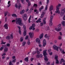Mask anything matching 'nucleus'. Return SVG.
I'll return each mask as SVG.
<instances>
[{"mask_svg": "<svg viewBox=\"0 0 65 65\" xmlns=\"http://www.w3.org/2000/svg\"><path fill=\"white\" fill-rule=\"evenodd\" d=\"M31 15H30V16L29 19L28 20V22H29V23H31V21H30V20H31Z\"/></svg>", "mask_w": 65, "mask_h": 65, "instance_id": "25", "label": "nucleus"}, {"mask_svg": "<svg viewBox=\"0 0 65 65\" xmlns=\"http://www.w3.org/2000/svg\"><path fill=\"white\" fill-rule=\"evenodd\" d=\"M53 48L55 50H56L58 52L59 51V49L58 48L60 47L59 46H57L56 45H54L53 46Z\"/></svg>", "mask_w": 65, "mask_h": 65, "instance_id": "5", "label": "nucleus"}, {"mask_svg": "<svg viewBox=\"0 0 65 65\" xmlns=\"http://www.w3.org/2000/svg\"><path fill=\"white\" fill-rule=\"evenodd\" d=\"M61 11H63L64 13H65V8L64 9H61Z\"/></svg>", "mask_w": 65, "mask_h": 65, "instance_id": "41", "label": "nucleus"}, {"mask_svg": "<svg viewBox=\"0 0 65 65\" xmlns=\"http://www.w3.org/2000/svg\"><path fill=\"white\" fill-rule=\"evenodd\" d=\"M3 49H4V47H1V48L0 49V51H2V50H3Z\"/></svg>", "mask_w": 65, "mask_h": 65, "instance_id": "43", "label": "nucleus"}, {"mask_svg": "<svg viewBox=\"0 0 65 65\" xmlns=\"http://www.w3.org/2000/svg\"><path fill=\"white\" fill-rule=\"evenodd\" d=\"M4 27H5V28L6 29H8V26H7V24H5L4 26Z\"/></svg>", "mask_w": 65, "mask_h": 65, "instance_id": "28", "label": "nucleus"}, {"mask_svg": "<svg viewBox=\"0 0 65 65\" xmlns=\"http://www.w3.org/2000/svg\"><path fill=\"white\" fill-rule=\"evenodd\" d=\"M32 27H35V24H33L32 25Z\"/></svg>", "mask_w": 65, "mask_h": 65, "instance_id": "51", "label": "nucleus"}, {"mask_svg": "<svg viewBox=\"0 0 65 65\" xmlns=\"http://www.w3.org/2000/svg\"><path fill=\"white\" fill-rule=\"evenodd\" d=\"M58 56H55V59L57 60H58Z\"/></svg>", "mask_w": 65, "mask_h": 65, "instance_id": "40", "label": "nucleus"}, {"mask_svg": "<svg viewBox=\"0 0 65 65\" xmlns=\"http://www.w3.org/2000/svg\"><path fill=\"white\" fill-rule=\"evenodd\" d=\"M7 46H8L9 47L10 46V44L9 43L7 44Z\"/></svg>", "mask_w": 65, "mask_h": 65, "instance_id": "56", "label": "nucleus"}, {"mask_svg": "<svg viewBox=\"0 0 65 65\" xmlns=\"http://www.w3.org/2000/svg\"><path fill=\"white\" fill-rule=\"evenodd\" d=\"M29 35L31 38H33L34 36L33 33L30 32L29 34Z\"/></svg>", "mask_w": 65, "mask_h": 65, "instance_id": "13", "label": "nucleus"}, {"mask_svg": "<svg viewBox=\"0 0 65 65\" xmlns=\"http://www.w3.org/2000/svg\"><path fill=\"white\" fill-rule=\"evenodd\" d=\"M61 24H60L58 25V28H55V30H56L57 31L59 32V31H60L62 29V27H61Z\"/></svg>", "mask_w": 65, "mask_h": 65, "instance_id": "3", "label": "nucleus"}, {"mask_svg": "<svg viewBox=\"0 0 65 65\" xmlns=\"http://www.w3.org/2000/svg\"><path fill=\"white\" fill-rule=\"evenodd\" d=\"M15 7L16 8H18V9H20V8H22V5H21V4L20 3H19L18 5H18L17 4H15Z\"/></svg>", "mask_w": 65, "mask_h": 65, "instance_id": "4", "label": "nucleus"}, {"mask_svg": "<svg viewBox=\"0 0 65 65\" xmlns=\"http://www.w3.org/2000/svg\"><path fill=\"white\" fill-rule=\"evenodd\" d=\"M29 30H32V29L33 30H35V28L34 27H32V26H31L29 28Z\"/></svg>", "mask_w": 65, "mask_h": 65, "instance_id": "22", "label": "nucleus"}, {"mask_svg": "<svg viewBox=\"0 0 65 65\" xmlns=\"http://www.w3.org/2000/svg\"><path fill=\"white\" fill-rule=\"evenodd\" d=\"M36 42L37 43H38L39 44H40V40L39 38L37 39H36Z\"/></svg>", "mask_w": 65, "mask_h": 65, "instance_id": "12", "label": "nucleus"}, {"mask_svg": "<svg viewBox=\"0 0 65 65\" xmlns=\"http://www.w3.org/2000/svg\"><path fill=\"white\" fill-rule=\"evenodd\" d=\"M53 17H54L53 15H52L51 16L50 20V21H52V20H53Z\"/></svg>", "mask_w": 65, "mask_h": 65, "instance_id": "35", "label": "nucleus"}, {"mask_svg": "<svg viewBox=\"0 0 65 65\" xmlns=\"http://www.w3.org/2000/svg\"><path fill=\"white\" fill-rule=\"evenodd\" d=\"M51 50L50 49H48V53H50V52H51Z\"/></svg>", "mask_w": 65, "mask_h": 65, "instance_id": "60", "label": "nucleus"}, {"mask_svg": "<svg viewBox=\"0 0 65 65\" xmlns=\"http://www.w3.org/2000/svg\"><path fill=\"white\" fill-rule=\"evenodd\" d=\"M8 51V48L7 47H5L4 49V53H7Z\"/></svg>", "mask_w": 65, "mask_h": 65, "instance_id": "15", "label": "nucleus"}, {"mask_svg": "<svg viewBox=\"0 0 65 65\" xmlns=\"http://www.w3.org/2000/svg\"><path fill=\"white\" fill-rule=\"evenodd\" d=\"M28 3V6H30L31 5V3L30 2V1H29L28 2H27Z\"/></svg>", "mask_w": 65, "mask_h": 65, "instance_id": "38", "label": "nucleus"}, {"mask_svg": "<svg viewBox=\"0 0 65 65\" xmlns=\"http://www.w3.org/2000/svg\"><path fill=\"white\" fill-rule=\"evenodd\" d=\"M24 12H25V10H23L20 11V13L21 14H23V13H24Z\"/></svg>", "mask_w": 65, "mask_h": 65, "instance_id": "24", "label": "nucleus"}, {"mask_svg": "<svg viewBox=\"0 0 65 65\" xmlns=\"http://www.w3.org/2000/svg\"><path fill=\"white\" fill-rule=\"evenodd\" d=\"M24 21H26L27 19V15L26 14L24 15V16L22 17Z\"/></svg>", "mask_w": 65, "mask_h": 65, "instance_id": "7", "label": "nucleus"}, {"mask_svg": "<svg viewBox=\"0 0 65 65\" xmlns=\"http://www.w3.org/2000/svg\"><path fill=\"white\" fill-rule=\"evenodd\" d=\"M9 65H13V64L12 63L11 61H10L9 63Z\"/></svg>", "mask_w": 65, "mask_h": 65, "instance_id": "46", "label": "nucleus"}, {"mask_svg": "<svg viewBox=\"0 0 65 65\" xmlns=\"http://www.w3.org/2000/svg\"><path fill=\"white\" fill-rule=\"evenodd\" d=\"M43 25V23L42 22L40 23V26H42Z\"/></svg>", "mask_w": 65, "mask_h": 65, "instance_id": "50", "label": "nucleus"}, {"mask_svg": "<svg viewBox=\"0 0 65 65\" xmlns=\"http://www.w3.org/2000/svg\"><path fill=\"white\" fill-rule=\"evenodd\" d=\"M56 60V64H58L59 63V61L58 60Z\"/></svg>", "mask_w": 65, "mask_h": 65, "instance_id": "39", "label": "nucleus"}, {"mask_svg": "<svg viewBox=\"0 0 65 65\" xmlns=\"http://www.w3.org/2000/svg\"><path fill=\"white\" fill-rule=\"evenodd\" d=\"M12 58L13 59H14L15 58V56H13L12 57Z\"/></svg>", "mask_w": 65, "mask_h": 65, "instance_id": "63", "label": "nucleus"}, {"mask_svg": "<svg viewBox=\"0 0 65 65\" xmlns=\"http://www.w3.org/2000/svg\"><path fill=\"white\" fill-rule=\"evenodd\" d=\"M63 62V63H64V62H65V61H64V59L62 58L61 59V61L59 62V63L60 64H62V62Z\"/></svg>", "mask_w": 65, "mask_h": 65, "instance_id": "23", "label": "nucleus"}, {"mask_svg": "<svg viewBox=\"0 0 65 65\" xmlns=\"http://www.w3.org/2000/svg\"><path fill=\"white\" fill-rule=\"evenodd\" d=\"M7 17H6L5 18V22H7Z\"/></svg>", "mask_w": 65, "mask_h": 65, "instance_id": "62", "label": "nucleus"}, {"mask_svg": "<svg viewBox=\"0 0 65 65\" xmlns=\"http://www.w3.org/2000/svg\"><path fill=\"white\" fill-rule=\"evenodd\" d=\"M22 20L20 18H17L16 19V23L19 24L21 26L24 25V23L22 22Z\"/></svg>", "mask_w": 65, "mask_h": 65, "instance_id": "1", "label": "nucleus"}, {"mask_svg": "<svg viewBox=\"0 0 65 65\" xmlns=\"http://www.w3.org/2000/svg\"><path fill=\"white\" fill-rule=\"evenodd\" d=\"M25 61H26V62H28L29 61V59H28V57H27L26 58H25V59H24Z\"/></svg>", "mask_w": 65, "mask_h": 65, "instance_id": "30", "label": "nucleus"}, {"mask_svg": "<svg viewBox=\"0 0 65 65\" xmlns=\"http://www.w3.org/2000/svg\"><path fill=\"white\" fill-rule=\"evenodd\" d=\"M30 41L29 40L27 42V44L28 45H30Z\"/></svg>", "mask_w": 65, "mask_h": 65, "instance_id": "53", "label": "nucleus"}, {"mask_svg": "<svg viewBox=\"0 0 65 65\" xmlns=\"http://www.w3.org/2000/svg\"><path fill=\"white\" fill-rule=\"evenodd\" d=\"M16 20H13L12 21V23H14V22H16Z\"/></svg>", "mask_w": 65, "mask_h": 65, "instance_id": "55", "label": "nucleus"}, {"mask_svg": "<svg viewBox=\"0 0 65 65\" xmlns=\"http://www.w3.org/2000/svg\"><path fill=\"white\" fill-rule=\"evenodd\" d=\"M43 9V6H42L41 8L39 9L40 11H41V9Z\"/></svg>", "mask_w": 65, "mask_h": 65, "instance_id": "34", "label": "nucleus"}, {"mask_svg": "<svg viewBox=\"0 0 65 65\" xmlns=\"http://www.w3.org/2000/svg\"><path fill=\"white\" fill-rule=\"evenodd\" d=\"M26 42H23L22 43V46H25V44H26Z\"/></svg>", "mask_w": 65, "mask_h": 65, "instance_id": "31", "label": "nucleus"}, {"mask_svg": "<svg viewBox=\"0 0 65 65\" xmlns=\"http://www.w3.org/2000/svg\"><path fill=\"white\" fill-rule=\"evenodd\" d=\"M1 42L2 43H1V44H4L6 43L5 42H3V40H2Z\"/></svg>", "mask_w": 65, "mask_h": 65, "instance_id": "36", "label": "nucleus"}, {"mask_svg": "<svg viewBox=\"0 0 65 65\" xmlns=\"http://www.w3.org/2000/svg\"><path fill=\"white\" fill-rule=\"evenodd\" d=\"M49 3V0H47L46 4L47 5H46L45 8V10H47V5Z\"/></svg>", "mask_w": 65, "mask_h": 65, "instance_id": "11", "label": "nucleus"}, {"mask_svg": "<svg viewBox=\"0 0 65 65\" xmlns=\"http://www.w3.org/2000/svg\"><path fill=\"white\" fill-rule=\"evenodd\" d=\"M36 57L37 58H39L40 57V56H39V55H36Z\"/></svg>", "mask_w": 65, "mask_h": 65, "instance_id": "48", "label": "nucleus"}, {"mask_svg": "<svg viewBox=\"0 0 65 65\" xmlns=\"http://www.w3.org/2000/svg\"><path fill=\"white\" fill-rule=\"evenodd\" d=\"M12 62H13V63H14V62H16V59H15L14 60H12Z\"/></svg>", "mask_w": 65, "mask_h": 65, "instance_id": "47", "label": "nucleus"}, {"mask_svg": "<svg viewBox=\"0 0 65 65\" xmlns=\"http://www.w3.org/2000/svg\"><path fill=\"white\" fill-rule=\"evenodd\" d=\"M58 39L59 40H60L62 39V37L60 36H59L58 37Z\"/></svg>", "mask_w": 65, "mask_h": 65, "instance_id": "45", "label": "nucleus"}, {"mask_svg": "<svg viewBox=\"0 0 65 65\" xmlns=\"http://www.w3.org/2000/svg\"><path fill=\"white\" fill-rule=\"evenodd\" d=\"M20 41L21 42H22L23 40H24V38L22 37H21L20 38Z\"/></svg>", "mask_w": 65, "mask_h": 65, "instance_id": "37", "label": "nucleus"}, {"mask_svg": "<svg viewBox=\"0 0 65 65\" xmlns=\"http://www.w3.org/2000/svg\"><path fill=\"white\" fill-rule=\"evenodd\" d=\"M12 17H14L15 18H17L18 16L15 14H13L12 15Z\"/></svg>", "mask_w": 65, "mask_h": 65, "instance_id": "21", "label": "nucleus"}, {"mask_svg": "<svg viewBox=\"0 0 65 65\" xmlns=\"http://www.w3.org/2000/svg\"><path fill=\"white\" fill-rule=\"evenodd\" d=\"M53 5H51L50 7L49 10L50 11H52V10H53Z\"/></svg>", "mask_w": 65, "mask_h": 65, "instance_id": "18", "label": "nucleus"}, {"mask_svg": "<svg viewBox=\"0 0 65 65\" xmlns=\"http://www.w3.org/2000/svg\"><path fill=\"white\" fill-rule=\"evenodd\" d=\"M50 36L49 35H48L47 36V38L48 39H49L50 38Z\"/></svg>", "mask_w": 65, "mask_h": 65, "instance_id": "57", "label": "nucleus"}, {"mask_svg": "<svg viewBox=\"0 0 65 65\" xmlns=\"http://www.w3.org/2000/svg\"><path fill=\"white\" fill-rule=\"evenodd\" d=\"M64 12H63V11H61L60 12V15L61 16H62V15H63L64 14Z\"/></svg>", "mask_w": 65, "mask_h": 65, "instance_id": "19", "label": "nucleus"}, {"mask_svg": "<svg viewBox=\"0 0 65 65\" xmlns=\"http://www.w3.org/2000/svg\"><path fill=\"white\" fill-rule=\"evenodd\" d=\"M46 44V40L45 39L43 40V46L44 47L45 46Z\"/></svg>", "mask_w": 65, "mask_h": 65, "instance_id": "9", "label": "nucleus"}, {"mask_svg": "<svg viewBox=\"0 0 65 65\" xmlns=\"http://www.w3.org/2000/svg\"><path fill=\"white\" fill-rule=\"evenodd\" d=\"M59 48V50H60V51H61V52H62V48H60V47L59 48Z\"/></svg>", "mask_w": 65, "mask_h": 65, "instance_id": "59", "label": "nucleus"}, {"mask_svg": "<svg viewBox=\"0 0 65 65\" xmlns=\"http://www.w3.org/2000/svg\"><path fill=\"white\" fill-rule=\"evenodd\" d=\"M6 38L7 39H10V36H7L6 37Z\"/></svg>", "mask_w": 65, "mask_h": 65, "instance_id": "33", "label": "nucleus"}, {"mask_svg": "<svg viewBox=\"0 0 65 65\" xmlns=\"http://www.w3.org/2000/svg\"><path fill=\"white\" fill-rule=\"evenodd\" d=\"M42 13L41 14V18H42L43 17H44V15L45 13V11H44L42 12Z\"/></svg>", "mask_w": 65, "mask_h": 65, "instance_id": "8", "label": "nucleus"}, {"mask_svg": "<svg viewBox=\"0 0 65 65\" xmlns=\"http://www.w3.org/2000/svg\"><path fill=\"white\" fill-rule=\"evenodd\" d=\"M23 28L24 29L23 35L25 36L26 35V34H27V30H26V26L23 25Z\"/></svg>", "mask_w": 65, "mask_h": 65, "instance_id": "6", "label": "nucleus"}, {"mask_svg": "<svg viewBox=\"0 0 65 65\" xmlns=\"http://www.w3.org/2000/svg\"><path fill=\"white\" fill-rule=\"evenodd\" d=\"M46 52H47V50H45L43 51V55L44 56L45 58L44 59L45 61H48V59L47 58V56L46 55H47V54L46 53Z\"/></svg>", "mask_w": 65, "mask_h": 65, "instance_id": "2", "label": "nucleus"}, {"mask_svg": "<svg viewBox=\"0 0 65 65\" xmlns=\"http://www.w3.org/2000/svg\"><path fill=\"white\" fill-rule=\"evenodd\" d=\"M28 37H29V36H27L25 38V39L26 40H27V39H28Z\"/></svg>", "mask_w": 65, "mask_h": 65, "instance_id": "54", "label": "nucleus"}, {"mask_svg": "<svg viewBox=\"0 0 65 65\" xmlns=\"http://www.w3.org/2000/svg\"><path fill=\"white\" fill-rule=\"evenodd\" d=\"M8 13V12H6L5 13V17H6V15H7V13Z\"/></svg>", "mask_w": 65, "mask_h": 65, "instance_id": "44", "label": "nucleus"}, {"mask_svg": "<svg viewBox=\"0 0 65 65\" xmlns=\"http://www.w3.org/2000/svg\"><path fill=\"white\" fill-rule=\"evenodd\" d=\"M10 1H9L8 3V5L7 6L8 7H10V6L11 5V4H10Z\"/></svg>", "mask_w": 65, "mask_h": 65, "instance_id": "27", "label": "nucleus"}, {"mask_svg": "<svg viewBox=\"0 0 65 65\" xmlns=\"http://www.w3.org/2000/svg\"><path fill=\"white\" fill-rule=\"evenodd\" d=\"M56 13H58L59 14H60V11L59 10V9L56 8V11H55Z\"/></svg>", "mask_w": 65, "mask_h": 65, "instance_id": "10", "label": "nucleus"}, {"mask_svg": "<svg viewBox=\"0 0 65 65\" xmlns=\"http://www.w3.org/2000/svg\"><path fill=\"white\" fill-rule=\"evenodd\" d=\"M37 52L38 54H39L40 53V52L38 50L37 51Z\"/></svg>", "mask_w": 65, "mask_h": 65, "instance_id": "61", "label": "nucleus"}, {"mask_svg": "<svg viewBox=\"0 0 65 65\" xmlns=\"http://www.w3.org/2000/svg\"><path fill=\"white\" fill-rule=\"evenodd\" d=\"M45 20H46V18H44L43 20V22L44 24H46V22H45Z\"/></svg>", "mask_w": 65, "mask_h": 65, "instance_id": "26", "label": "nucleus"}, {"mask_svg": "<svg viewBox=\"0 0 65 65\" xmlns=\"http://www.w3.org/2000/svg\"><path fill=\"white\" fill-rule=\"evenodd\" d=\"M17 27L18 28H19V33L20 34V35H21L22 34H21V27L20 26H17Z\"/></svg>", "mask_w": 65, "mask_h": 65, "instance_id": "14", "label": "nucleus"}, {"mask_svg": "<svg viewBox=\"0 0 65 65\" xmlns=\"http://www.w3.org/2000/svg\"><path fill=\"white\" fill-rule=\"evenodd\" d=\"M37 5L36 4H35L34 5V7H37Z\"/></svg>", "mask_w": 65, "mask_h": 65, "instance_id": "49", "label": "nucleus"}, {"mask_svg": "<svg viewBox=\"0 0 65 65\" xmlns=\"http://www.w3.org/2000/svg\"><path fill=\"white\" fill-rule=\"evenodd\" d=\"M41 20L40 18L38 20L36 21V22L37 23H41Z\"/></svg>", "mask_w": 65, "mask_h": 65, "instance_id": "17", "label": "nucleus"}, {"mask_svg": "<svg viewBox=\"0 0 65 65\" xmlns=\"http://www.w3.org/2000/svg\"><path fill=\"white\" fill-rule=\"evenodd\" d=\"M2 46L3 47H4H4H6L7 46H6V45H3Z\"/></svg>", "mask_w": 65, "mask_h": 65, "instance_id": "52", "label": "nucleus"}, {"mask_svg": "<svg viewBox=\"0 0 65 65\" xmlns=\"http://www.w3.org/2000/svg\"><path fill=\"white\" fill-rule=\"evenodd\" d=\"M65 21H63L61 22V24L63 26H65Z\"/></svg>", "mask_w": 65, "mask_h": 65, "instance_id": "29", "label": "nucleus"}, {"mask_svg": "<svg viewBox=\"0 0 65 65\" xmlns=\"http://www.w3.org/2000/svg\"><path fill=\"white\" fill-rule=\"evenodd\" d=\"M63 20H65V14L64 15L63 18Z\"/></svg>", "mask_w": 65, "mask_h": 65, "instance_id": "64", "label": "nucleus"}, {"mask_svg": "<svg viewBox=\"0 0 65 65\" xmlns=\"http://www.w3.org/2000/svg\"><path fill=\"white\" fill-rule=\"evenodd\" d=\"M61 53H62V54H65V52H64V50H62V51L61 52Z\"/></svg>", "mask_w": 65, "mask_h": 65, "instance_id": "42", "label": "nucleus"}, {"mask_svg": "<svg viewBox=\"0 0 65 65\" xmlns=\"http://www.w3.org/2000/svg\"><path fill=\"white\" fill-rule=\"evenodd\" d=\"M10 37L11 39H13V35H12L11 34L10 35Z\"/></svg>", "mask_w": 65, "mask_h": 65, "instance_id": "58", "label": "nucleus"}, {"mask_svg": "<svg viewBox=\"0 0 65 65\" xmlns=\"http://www.w3.org/2000/svg\"><path fill=\"white\" fill-rule=\"evenodd\" d=\"M61 4H59L58 5L56 6V8H58L59 9H60V7H61Z\"/></svg>", "mask_w": 65, "mask_h": 65, "instance_id": "16", "label": "nucleus"}, {"mask_svg": "<svg viewBox=\"0 0 65 65\" xmlns=\"http://www.w3.org/2000/svg\"><path fill=\"white\" fill-rule=\"evenodd\" d=\"M52 24H53V23H52V21L50 20V26H52Z\"/></svg>", "mask_w": 65, "mask_h": 65, "instance_id": "32", "label": "nucleus"}, {"mask_svg": "<svg viewBox=\"0 0 65 65\" xmlns=\"http://www.w3.org/2000/svg\"><path fill=\"white\" fill-rule=\"evenodd\" d=\"M43 34L42 33L40 36H39V38L40 39H41L42 38H43Z\"/></svg>", "mask_w": 65, "mask_h": 65, "instance_id": "20", "label": "nucleus"}]
</instances>
